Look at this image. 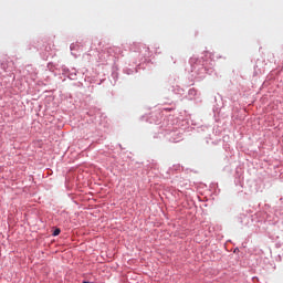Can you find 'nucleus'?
I'll list each match as a JSON object with an SVG mask.
<instances>
[{"mask_svg": "<svg viewBox=\"0 0 283 283\" xmlns=\"http://www.w3.org/2000/svg\"><path fill=\"white\" fill-rule=\"evenodd\" d=\"M61 233V229H55L53 235H59Z\"/></svg>", "mask_w": 283, "mask_h": 283, "instance_id": "nucleus-1", "label": "nucleus"}, {"mask_svg": "<svg viewBox=\"0 0 283 283\" xmlns=\"http://www.w3.org/2000/svg\"><path fill=\"white\" fill-rule=\"evenodd\" d=\"M108 54H112V49H108Z\"/></svg>", "mask_w": 283, "mask_h": 283, "instance_id": "nucleus-2", "label": "nucleus"}]
</instances>
